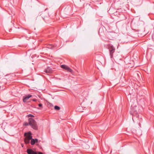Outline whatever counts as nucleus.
<instances>
[{"mask_svg": "<svg viewBox=\"0 0 154 154\" xmlns=\"http://www.w3.org/2000/svg\"><path fill=\"white\" fill-rule=\"evenodd\" d=\"M21 146H22V147H23V144H21Z\"/></svg>", "mask_w": 154, "mask_h": 154, "instance_id": "obj_16", "label": "nucleus"}, {"mask_svg": "<svg viewBox=\"0 0 154 154\" xmlns=\"http://www.w3.org/2000/svg\"><path fill=\"white\" fill-rule=\"evenodd\" d=\"M32 134L30 131L26 132L24 134V136L26 137L24 140L25 144H28L29 143L30 140H31V139H29V137L32 136Z\"/></svg>", "mask_w": 154, "mask_h": 154, "instance_id": "obj_2", "label": "nucleus"}, {"mask_svg": "<svg viewBox=\"0 0 154 154\" xmlns=\"http://www.w3.org/2000/svg\"><path fill=\"white\" fill-rule=\"evenodd\" d=\"M108 48L109 51L110 57L112 58L113 57V53L115 51V49L114 47L111 45H109L108 46Z\"/></svg>", "mask_w": 154, "mask_h": 154, "instance_id": "obj_4", "label": "nucleus"}, {"mask_svg": "<svg viewBox=\"0 0 154 154\" xmlns=\"http://www.w3.org/2000/svg\"><path fill=\"white\" fill-rule=\"evenodd\" d=\"M38 154H43L42 152H37Z\"/></svg>", "mask_w": 154, "mask_h": 154, "instance_id": "obj_13", "label": "nucleus"}, {"mask_svg": "<svg viewBox=\"0 0 154 154\" xmlns=\"http://www.w3.org/2000/svg\"><path fill=\"white\" fill-rule=\"evenodd\" d=\"M44 71L47 73H51L53 72V70L51 68L48 67L45 69Z\"/></svg>", "mask_w": 154, "mask_h": 154, "instance_id": "obj_8", "label": "nucleus"}, {"mask_svg": "<svg viewBox=\"0 0 154 154\" xmlns=\"http://www.w3.org/2000/svg\"><path fill=\"white\" fill-rule=\"evenodd\" d=\"M54 109L57 110H59L60 109V108L58 106H55L54 107Z\"/></svg>", "mask_w": 154, "mask_h": 154, "instance_id": "obj_10", "label": "nucleus"}, {"mask_svg": "<svg viewBox=\"0 0 154 154\" xmlns=\"http://www.w3.org/2000/svg\"><path fill=\"white\" fill-rule=\"evenodd\" d=\"M29 139H31V141L30 143L32 145H34L35 143H37L38 142V139L36 138H35V139L32 138V136L29 137Z\"/></svg>", "mask_w": 154, "mask_h": 154, "instance_id": "obj_6", "label": "nucleus"}, {"mask_svg": "<svg viewBox=\"0 0 154 154\" xmlns=\"http://www.w3.org/2000/svg\"><path fill=\"white\" fill-rule=\"evenodd\" d=\"M36 100H36V99H33V100H32L33 101H36Z\"/></svg>", "mask_w": 154, "mask_h": 154, "instance_id": "obj_15", "label": "nucleus"}, {"mask_svg": "<svg viewBox=\"0 0 154 154\" xmlns=\"http://www.w3.org/2000/svg\"><path fill=\"white\" fill-rule=\"evenodd\" d=\"M26 152L28 154H38L37 152L30 148L27 149Z\"/></svg>", "mask_w": 154, "mask_h": 154, "instance_id": "obj_7", "label": "nucleus"}, {"mask_svg": "<svg viewBox=\"0 0 154 154\" xmlns=\"http://www.w3.org/2000/svg\"><path fill=\"white\" fill-rule=\"evenodd\" d=\"M61 67L62 69L66 70L67 71L70 72H72V69H70L68 66L66 65H62L61 66Z\"/></svg>", "mask_w": 154, "mask_h": 154, "instance_id": "obj_5", "label": "nucleus"}, {"mask_svg": "<svg viewBox=\"0 0 154 154\" xmlns=\"http://www.w3.org/2000/svg\"><path fill=\"white\" fill-rule=\"evenodd\" d=\"M27 116L28 117H31V118H32V117H34V116H33V115H32V114H30L28 115Z\"/></svg>", "mask_w": 154, "mask_h": 154, "instance_id": "obj_11", "label": "nucleus"}, {"mask_svg": "<svg viewBox=\"0 0 154 154\" xmlns=\"http://www.w3.org/2000/svg\"><path fill=\"white\" fill-rule=\"evenodd\" d=\"M38 106L40 107H42V103L38 104Z\"/></svg>", "mask_w": 154, "mask_h": 154, "instance_id": "obj_12", "label": "nucleus"}, {"mask_svg": "<svg viewBox=\"0 0 154 154\" xmlns=\"http://www.w3.org/2000/svg\"><path fill=\"white\" fill-rule=\"evenodd\" d=\"M23 125L26 126L29 125L32 128L35 130H37L38 129V126L36 122L32 118H29L28 119V122H25Z\"/></svg>", "mask_w": 154, "mask_h": 154, "instance_id": "obj_1", "label": "nucleus"}, {"mask_svg": "<svg viewBox=\"0 0 154 154\" xmlns=\"http://www.w3.org/2000/svg\"><path fill=\"white\" fill-rule=\"evenodd\" d=\"M138 109L137 106H132L131 107V111L130 112V113L131 115H133L134 114H137V116L138 117V115H137V110Z\"/></svg>", "mask_w": 154, "mask_h": 154, "instance_id": "obj_3", "label": "nucleus"}, {"mask_svg": "<svg viewBox=\"0 0 154 154\" xmlns=\"http://www.w3.org/2000/svg\"><path fill=\"white\" fill-rule=\"evenodd\" d=\"M32 96L31 95L28 94L27 96L23 97V102H26Z\"/></svg>", "mask_w": 154, "mask_h": 154, "instance_id": "obj_9", "label": "nucleus"}, {"mask_svg": "<svg viewBox=\"0 0 154 154\" xmlns=\"http://www.w3.org/2000/svg\"><path fill=\"white\" fill-rule=\"evenodd\" d=\"M53 47V46L52 45H50V47H48V48H52Z\"/></svg>", "mask_w": 154, "mask_h": 154, "instance_id": "obj_14", "label": "nucleus"}]
</instances>
